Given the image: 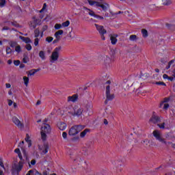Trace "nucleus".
Masks as SVG:
<instances>
[{
	"label": "nucleus",
	"instance_id": "58",
	"mask_svg": "<svg viewBox=\"0 0 175 175\" xmlns=\"http://www.w3.org/2000/svg\"><path fill=\"white\" fill-rule=\"evenodd\" d=\"M36 163V160H35V159L31 160V165H34Z\"/></svg>",
	"mask_w": 175,
	"mask_h": 175
},
{
	"label": "nucleus",
	"instance_id": "15",
	"mask_svg": "<svg viewBox=\"0 0 175 175\" xmlns=\"http://www.w3.org/2000/svg\"><path fill=\"white\" fill-rule=\"evenodd\" d=\"M88 2L90 6H96V8H99V5H100V2L93 0H88Z\"/></svg>",
	"mask_w": 175,
	"mask_h": 175
},
{
	"label": "nucleus",
	"instance_id": "55",
	"mask_svg": "<svg viewBox=\"0 0 175 175\" xmlns=\"http://www.w3.org/2000/svg\"><path fill=\"white\" fill-rule=\"evenodd\" d=\"M46 8H47V4H46V3H44L42 9L41 10L40 12H43V10H44V9H46Z\"/></svg>",
	"mask_w": 175,
	"mask_h": 175
},
{
	"label": "nucleus",
	"instance_id": "63",
	"mask_svg": "<svg viewBox=\"0 0 175 175\" xmlns=\"http://www.w3.org/2000/svg\"><path fill=\"white\" fill-rule=\"evenodd\" d=\"M5 87H6V88H10V87H12V85H10V83H5Z\"/></svg>",
	"mask_w": 175,
	"mask_h": 175
},
{
	"label": "nucleus",
	"instance_id": "22",
	"mask_svg": "<svg viewBox=\"0 0 175 175\" xmlns=\"http://www.w3.org/2000/svg\"><path fill=\"white\" fill-rule=\"evenodd\" d=\"M84 10L88 11V14H89L90 16H92V17H94V18H95V17H98V16H96V14H95V12H94V11L91 10L90 9L84 7Z\"/></svg>",
	"mask_w": 175,
	"mask_h": 175
},
{
	"label": "nucleus",
	"instance_id": "5",
	"mask_svg": "<svg viewBox=\"0 0 175 175\" xmlns=\"http://www.w3.org/2000/svg\"><path fill=\"white\" fill-rule=\"evenodd\" d=\"M73 110V112H69L70 114H72L73 116V117H80V116L83 114V111H84L83 108L79 107L77 106L74 107Z\"/></svg>",
	"mask_w": 175,
	"mask_h": 175
},
{
	"label": "nucleus",
	"instance_id": "44",
	"mask_svg": "<svg viewBox=\"0 0 175 175\" xmlns=\"http://www.w3.org/2000/svg\"><path fill=\"white\" fill-rule=\"evenodd\" d=\"M12 25H13V27H20V25H18V23H17V22H11Z\"/></svg>",
	"mask_w": 175,
	"mask_h": 175
},
{
	"label": "nucleus",
	"instance_id": "33",
	"mask_svg": "<svg viewBox=\"0 0 175 175\" xmlns=\"http://www.w3.org/2000/svg\"><path fill=\"white\" fill-rule=\"evenodd\" d=\"M161 109H163V110H167L169 109V104L167 103H164Z\"/></svg>",
	"mask_w": 175,
	"mask_h": 175
},
{
	"label": "nucleus",
	"instance_id": "42",
	"mask_svg": "<svg viewBox=\"0 0 175 175\" xmlns=\"http://www.w3.org/2000/svg\"><path fill=\"white\" fill-rule=\"evenodd\" d=\"M86 107H87L88 110H90V109H92V103H88Z\"/></svg>",
	"mask_w": 175,
	"mask_h": 175
},
{
	"label": "nucleus",
	"instance_id": "3",
	"mask_svg": "<svg viewBox=\"0 0 175 175\" xmlns=\"http://www.w3.org/2000/svg\"><path fill=\"white\" fill-rule=\"evenodd\" d=\"M59 51H61V46L56 47L52 52L50 59V62L52 64H54V62L58 61V58H59Z\"/></svg>",
	"mask_w": 175,
	"mask_h": 175
},
{
	"label": "nucleus",
	"instance_id": "47",
	"mask_svg": "<svg viewBox=\"0 0 175 175\" xmlns=\"http://www.w3.org/2000/svg\"><path fill=\"white\" fill-rule=\"evenodd\" d=\"M0 166L5 169V165H3V161L2 160V158L0 157Z\"/></svg>",
	"mask_w": 175,
	"mask_h": 175
},
{
	"label": "nucleus",
	"instance_id": "10",
	"mask_svg": "<svg viewBox=\"0 0 175 175\" xmlns=\"http://www.w3.org/2000/svg\"><path fill=\"white\" fill-rule=\"evenodd\" d=\"M38 149L40 151L42 155H44L49 152V145L44 144L42 146H39Z\"/></svg>",
	"mask_w": 175,
	"mask_h": 175
},
{
	"label": "nucleus",
	"instance_id": "1",
	"mask_svg": "<svg viewBox=\"0 0 175 175\" xmlns=\"http://www.w3.org/2000/svg\"><path fill=\"white\" fill-rule=\"evenodd\" d=\"M51 133V127L49 124H44V126L41 127V139L42 142L47 140V135Z\"/></svg>",
	"mask_w": 175,
	"mask_h": 175
},
{
	"label": "nucleus",
	"instance_id": "53",
	"mask_svg": "<svg viewBox=\"0 0 175 175\" xmlns=\"http://www.w3.org/2000/svg\"><path fill=\"white\" fill-rule=\"evenodd\" d=\"M43 175H51L49 170H48V171H44Z\"/></svg>",
	"mask_w": 175,
	"mask_h": 175
},
{
	"label": "nucleus",
	"instance_id": "62",
	"mask_svg": "<svg viewBox=\"0 0 175 175\" xmlns=\"http://www.w3.org/2000/svg\"><path fill=\"white\" fill-rule=\"evenodd\" d=\"M174 62H175V59H172L171 61H170L168 64H169L170 65H172V64H174Z\"/></svg>",
	"mask_w": 175,
	"mask_h": 175
},
{
	"label": "nucleus",
	"instance_id": "40",
	"mask_svg": "<svg viewBox=\"0 0 175 175\" xmlns=\"http://www.w3.org/2000/svg\"><path fill=\"white\" fill-rule=\"evenodd\" d=\"M155 84H157V85H164V86H166V83H165V82H162V81L156 82Z\"/></svg>",
	"mask_w": 175,
	"mask_h": 175
},
{
	"label": "nucleus",
	"instance_id": "49",
	"mask_svg": "<svg viewBox=\"0 0 175 175\" xmlns=\"http://www.w3.org/2000/svg\"><path fill=\"white\" fill-rule=\"evenodd\" d=\"M158 126H159L161 129H165V122H163L161 124H158Z\"/></svg>",
	"mask_w": 175,
	"mask_h": 175
},
{
	"label": "nucleus",
	"instance_id": "9",
	"mask_svg": "<svg viewBox=\"0 0 175 175\" xmlns=\"http://www.w3.org/2000/svg\"><path fill=\"white\" fill-rule=\"evenodd\" d=\"M94 25L100 35H105L107 33V31L105 29V27L103 25H99L98 24H95Z\"/></svg>",
	"mask_w": 175,
	"mask_h": 175
},
{
	"label": "nucleus",
	"instance_id": "37",
	"mask_svg": "<svg viewBox=\"0 0 175 175\" xmlns=\"http://www.w3.org/2000/svg\"><path fill=\"white\" fill-rule=\"evenodd\" d=\"M25 49L28 51H31V50H32V46H31V44H26Z\"/></svg>",
	"mask_w": 175,
	"mask_h": 175
},
{
	"label": "nucleus",
	"instance_id": "56",
	"mask_svg": "<svg viewBox=\"0 0 175 175\" xmlns=\"http://www.w3.org/2000/svg\"><path fill=\"white\" fill-rule=\"evenodd\" d=\"M16 44H17V42H11L10 46L12 47H14L15 46H16Z\"/></svg>",
	"mask_w": 175,
	"mask_h": 175
},
{
	"label": "nucleus",
	"instance_id": "29",
	"mask_svg": "<svg viewBox=\"0 0 175 175\" xmlns=\"http://www.w3.org/2000/svg\"><path fill=\"white\" fill-rule=\"evenodd\" d=\"M130 40H131V42H135V40H137V35H131L129 37Z\"/></svg>",
	"mask_w": 175,
	"mask_h": 175
},
{
	"label": "nucleus",
	"instance_id": "36",
	"mask_svg": "<svg viewBox=\"0 0 175 175\" xmlns=\"http://www.w3.org/2000/svg\"><path fill=\"white\" fill-rule=\"evenodd\" d=\"M62 28V25L61 24H55V29H61Z\"/></svg>",
	"mask_w": 175,
	"mask_h": 175
},
{
	"label": "nucleus",
	"instance_id": "41",
	"mask_svg": "<svg viewBox=\"0 0 175 175\" xmlns=\"http://www.w3.org/2000/svg\"><path fill=\"white\" fill-rule=\"evenodd\" d=\"M48 28H49V27H48L47 25H44V26L42 27V35H41V36H43V32H44V31H47Z\"/></svg>",
	"mask_w": 175,
	"mask_h": 175
},
{
	"label": "nucleus",
	"instance_id": "20",
	"mask_svg": "<svg viewBox=\"0 0 175 175\" xmlns=\"http://www.w3.org/2000/svg\"><path fill=\"white\" fill-rule=\"evenodd\" d=\"M63 33H64V30H59L55 33V38H56L57 40H59V39H61V36H59V35H62Z\"/></svg>",
	"mask_w": 175,
	"mask_h": 175
},
{
	"label": "nucleus",
	"instance_id": "54",
	"mask_svg": "<svg viewBox=\"0 0 175 175\" xmlns=\"http://www.w3.org/2000/svg\"><path fill=\"white\" fill-rule=\"evenodd\" d=\"M24 146V141H22L19 145L18 147H20L21 148H23V146Z\"/></svg>",
	"mask_w": 175,
	"mask_h": 175
},
{
	"label": "nucleus",
	"instance_id": "16",
	"mask_svg": "<svg viewBox=\"0 0 175 175\" xmlns=\"http://www.w3.org/2000/svg\"><path fill=\"white\" fill-rule=\"evenodd\" d=\"M57 126L60 131H65L66 129V124L65 122H59Z\"/></svg>",
	"mask_w": 175,
	"mask_h": 175
},
{
	"label": "nucleus",
	"instance_id": "21",
	"mask_svg": "<svg viewBox=\"0 0 175 175\" xmlns=\"http://www.w3.org/2000/svg\"><path fill=\"white\" fill-rule=\"evenodd\" d=\"M98 8H102L103 10H104V12H106V10H107V9H109V4H107V3L102 4V3H100Z\"/></svg>",
	"mask_w": 175,
	"mask_h": 175
},
{
	"label": "nucleus",
	"instance_id": "12",
	"mask_svg": "<svg viewBox=\"0 0 175 175\" xmlns=\"http://www.w3.org/2000/svg\"><path fill=\"white\" fill-rule=\"evenodd\" d=\"M109 38L111 44L114 45L117 44V38H118V34H110Z\"/></svg>",
	"mask_w": 175,
	"mask_h": 175
},
{
	"label": "nucleus",
	"instance_id": "18",
	"mask_svg": "<svg viewBox=\"0 0 175 175\" xmlns=\"http://www.w3.org/2000/svg\"><path fill=\"white\" fill-rule=\"evenodd\" d=\"M19 38L20 39H21V40H23V42H25V43H32L31 38L28 37H24L21 36Z\"/></svg>",
	"mask_w": 175,
	"mask_h": 175
},
{
	"label": "nucleus",
	"instance_id": "38",
	"mask_svg": "<svg viewBox=\"0 0 175 175\" xmlns=\"http://www.w3.org/2000/svg\"><path fill=\"white\" fill-rule=\"evenodd\" d=\"M5 5H6V0H2L0 2V8H3V6H5Z\"/></svg>",
	"mask_w": 175,
	"mask_h": 175
},
{
	"label": "nucleus",
	"instance_id": "2",
	"mask_svg": "<svg viewBox=\"0 0 175 175\" xmlns=\"http://www.w3.org/2000/svg\"><path fill=\"white\" fill-rule=\"evenodd\" d=\"M85 126L83 125H75L72 126L69 131H68V135L70 136H75V135H77L79 132H81L83 129H84Z\"/></svg>",
	"mask_w": 175,
	"mask_h": 175
},
{
	"label": "nucleus",
	"instance_id": "14",
	"mask_svg": "<svg viewBox=\"0 0 175 175\" xmlns=\"http://www.w3.org/2000/svg\"><path fill=\"white\" fill-rule=\"evenodd\" d=\"M77 99H79V95L77 94H74L72 96L68 97V102H77Z\"/></svg>",
	"mask_w": 175,
	"mask_h": 175
},
{
	"label": "nucleus",
	"instance_id": "31",
	"mask_svg": "<svg viewBox=\"0 0 175 175\" xmlns=\"http://www.w3.org/2000/svg\"><path fill=\"white\" fill-rule=\"evenodd\" d=\"M103 59H104V62L105 64H109V62H110V57H107V56H104L103 57Z\"/></svg>",
	"mask_w": 175,
	"mask_h": 175
},
{
	"label": "nucleus",
	"instance_id": "6",
	"mask_svg": "<svg viewBox=\"0 0 175 175\" xmlns=\"http://www.w3.org/2000/svg\"><path fill=\"white\" fill-rule=\"evenodd\" d=\"M106 98L107 99L105 101V105H107V102H109V100H113L114 98V94H110V85H107L106 87Z\"/></svg>",
	"mask_w": 175,
	"mask_h": 175
},
{
	"label": "nucleus",
	"instance_id": "51",
	"mask_svg": "<svg viewBox=\"0 0 175 175\" xmlns=\"http://www.w3.org/2000/svg\"><path fill=\"white\" fill-rule=\"evenodd\" d=\"M68 136V133H66V132H63L62 133V137L64 138V139H66Z\"/></svg>",
	"mask_w": 175,
	"mask_h": 175
},
{
	"label": "nucleus",
	"instance_id": "28",
	"mask_svg": "<svg viewBox=\"0 0 175 175\" xmlns=\"http://www.w3.org/2000/svg\"><path fill=\"white\" fill-rule=\"evenodd\" d=\"M39 35H40V30L39 29H36L34 31L35 38H39Z\"/></svg>",
	"mask_w": 175,
	"mask_h": 175
},
{
	"label": "nucleus",
	"instance_id": "60",
	"mask_svg": "<svg viewBox=\"0 0 175 175\" xmlns=\"http://www.w3.org/2000/svg\"><path fill=\"white\" fill-rule=\"evenodd\" d=\"M101 36L102 40H106V38H105V34H100Z\"/></svg>",
	"mask_w": 175,
	"mask_h": 175
},
{
	"label": "nucleus",
	"instance_id": "4",
	"mask_svg": "<svg viewBox=\"0 0 175 175\" xmlns=\"http://www.w3.org/2000/svg\"><path fill=\"white\" fill-rule=\"evenodd\" d=\"M152 135L154 137H155L156 140H158L162 144H167L166 139L162 137V134L158 130H155L153 131Z\"/></svg>",
	"mask_w": 175,
	"mask_h": 175
},
{
	"label": "nucleus",
	"instance_id": "46",
	"mask_svg": "<svg viewBox=\"0 0 175 175\" xmlns=\"http://www.w3.org/2000/svg\"><path fill=\"white\" fill-rule=\"evenodd\" d=\"M12 53V49L10 47H7L6 48V54H11Z\"/></svg>",
	"mask_w": 175,
	"mask_h": 175
},
{
	"label": "nucleus",
	"instance_id": "27",
	"mask_svg": "<svg viewBox=\"0 0 175 175\" xmlns=\"http://www.w3.org/2000/svg\"><path fill=\"white\" fill-rule=\"evenodd\" d=\"M35 73H36L35 72V70H33V69L30 70L27 72V76H28V77H29V76H35Z\"/></svg>",
	"mask_w": 175,
	"mask_h": 175
},
{
	"label": "nucleus",
	"instance_id": "35",
	"mask_svg": "<svg viewBox=\"0 0 175 175\" xmlns=\"http://www.w3.org/2000/svg\"><path fill=\"white\" fill-rule=\"evenodd\" d=\"M15 51H16L18 53H21V46L20 45H17L15 47Z\"/></svg>",
	"mask_w": 175,
	"mask_h": 175
},
{
	"label": "nucleus",
	"instance_id": "24",
	"mask_svg": "<svg viewBox=\"0 0 175 175\" xmlns=\"http://www.w3.org/2000/svg\"><path fill=\"white\" fill-rule=\"evenodd\" d=\"M90 132V129H85L83 131L80 133L81 137H85V135Z\"/></svg>",
	"mask_w": 175,
	"mask_h": 175
},
{
	"label": "nucleus",
	"instance_id": "52",
	"mask_svg": "<svg viewBox=\"0 0 175 175\" xmlns=\"http://www.w3.org/2000/svg\"><path fill=\"white\" fill-rule=\"evenodd\" d=\"M14 152H16V154H20V153H21V152L20 151V149L19 148H16L15 150H14Z\"/></svg>",
	"mask_w": 175,
	"mask_h": 175
},
{
	"label": "nucleus",
	"instance_id": "30",
	"mask_svg": "<svg viewBox=\"0 0 175 175\" xmlns=\"http://www.w3.org/2000/svg\"><path fill=\"white\" fill-rule=\"evenodd\" d=\"M142 33L144 38H147V36H148V32L147 31V30L143 29L142 30Z\"/></svg>",
	"mask_w": 175,
	"mask_h": 175
},
{
	"label": "nucleus",
	"instance_id": "25",
	"mask_svg": "<svg viewBox=\"0 0 175 175\" xmlns=\"http://www.w3.org/2000/svg\"><path fill=\"white\" fill-rule=\"evenodd\" d=\"M39 57L41 58V59L44 60L46 59V55L44 54V51H40L39 52Z\"/></svg>",
	"mask_w": 175,
	"mask_h": 175
},
{
	"label": "nucleus",
	"instance_id": "61",
	"mask_svg": "<svg viewBox=\"0 0 175 175\" xmlns=\"http://www.w3.org/2000/svg\"><path fill=\"white\" fill-rule=\"evenodd\" d=\"M163 79H169V76L167 75H166V74H164L163 75Z\"/></svg>",
	"mask_w": 175,
	"mask_h": 175
},
{
	"label": "nucleus",
	"instance_id": "17",
	"mask_svg": "<svg viewBox=\"0 0 175 175\" xmlns=\"http://www.w3.org/2000/svg\"><path fill=\"white\" fill-rule=\"evenodd\" d=\"M26 175H42L36 170H30Z\"/></svg>",
	"mask_w": 175,
	"mask_h": 175
},
{
	"label": "nucleus",
	"instance_id": "26",
	"mask_svg": "<svg viewBox=\"0 0 175 175\" xmlns=\"http://www.w3.org/2000/svg\"><path fill=\"white\" fill-rule=\"evenodd\" d=\"M23 81L25 83V85H26V87H28V83H29V78L26 76L23 77Z\"/></svg>",
	"mask_w": 175,
	"mask_h": 175
},
{
	"label": "nucleus",
	"instance_id": "34",
	"mask_svg": "<svg viewBox=\"0 0 175 175\" xmlns=\"http://www.w3.org/2000/svg\"><path fill=\"white\" fill-rule=\"evenodd\" d=\"M62 25L64 27H69V25H70V22L69 21H66V22H64Z\"/></svg>",
	"mask_w": 175,
	"mask_h": 175
},
{
	"label": "nucleus",
	"instance_id": "8",
	"mask_svg": "<svg viewBox=\"0 0 175 175\" xmlns=\"http://www.w3.org/2000/svg\"><path fill=\"white\" fill-rule=\"evenodd\" d=\"M22 169H23L22 161H19L18 164L14 163L12 165V172H17V173H18L19 172H21Z\"/></svg>",
	"mask_w": 175,
	"mask_h": 175
},
{
	"label": "nucleus",
	"instance_id": "45",
	"mask_svg": "<svg viewBox=\"0 0 175 175\" xmlns=\"http://www.w3.org/2000/svg\"><path fill=\"white\" fill-rule=\"evenodd\" d=\"M25 142H27L29 144V147H31L32 146V144H31V140H29V138H25Z\"/></svg>",
	"mask_w": 175,
	"mask_h": 175
},
{
	"label": "nucleus",
	"instance_id": "43",
	"mask_svg": "<svg viewBox=\"0 0 175 175\" xmlns=\"http://www.w3.org/2000/svg\"><path fill=\"white\" fill-rule=\"evenodd\" d=\"M39 45V38H36L34 40V46H38Z\"/></svg>",
	"mask_w": 175,
	"mask_h": 175
},
{
	"label": "nucleus",
	"instance_id": "23",
	"mask_svg": "<svg viewBox=\"0 0 175 175\" xmlns=\"http://www.w3.org/2000/svg\"><path fill=\"white\" fill-rule=\"evenodd\" d=\"M161 1L164 6H169L172 5V0H161Z\"/></svg>",
	"mask_w": 175,
	"mask_h": 175
},
{
	"label": "nucleus",
	"instance_id": "11",
	"mask_svg": "<svg viewBox=\"0 0 175 175\" xmlns=\"http://www.w3.org/2000/svg\"><path fill=\"white\" fill-rule=\"evenodd\" d=\"M12 121L14 124H15V125L18 126V128H20L21 129H23V128H24V124L21 123V122L20 121V120H18V118H17V117H13Z\"/></svg>",
	"mask_w": 175,
	"mask_h": 175
},
{
	"label": "nucleus",
	"instance_id": "59",
	"mask_svg": "<svg viewBox=\"0 0 175 175\" xmlns=\"http://www.w3.org/2000/svg\"><path fill=\"white\" fill-rule=\"evenodd\" d=\"M168 80H170V81H173V80H174V77H168Z\"/></svg>",
	"mask_w": 175,
	"mask_h": 175
},
{
	"label": "nucleus",
	"instance_id": "57",
	"mask_svg": "<svg viewBox=\"0 0 175 175\" xmlns=\"http://www.w3.org/2000/svg\"><path fill=\"white\" fill-rule=\"evenodd\" d=\"M8 105L12 106V105H13V100H8Z\"/></svg>",
	"mask_w": 175,
	"mask_h": 175
},
{
	"label": "nucleus",
	"instance_id": "32",
	"mask_svg": "<svg viewBox=\"0 0 175 175\" xmlns=\"http://www.w3.org/2000/svg\"><path fill=\"white\" fill-rule=\"evenodd\" d=\"M169 100H170L169 98H165L164 100L160 103L159 107H162V106H163V103H167Z\"/></svg>",
	"mask_w": 175,
	"mask_h": 175
},
{
	"label": "nucleus",
	"instance_id": "39",
	"mask_svg": "<svg viewBox=\"0 0 175 175\" xmlns=\"http://www.w3.org/2000/svg\"><path fill=\"white\" fill-rule=\"evenodd\" d=\"M54 38L53 37H47L46 38V41L48 42V43H51V42H53V40Z\"/></svg>",
	"mask_w": 175,
	"mask_h": 175
},
{
	"label": "nucleus",
	"instance_id": "48",
	"mask_svg": "<svg viewBox=\"0 0 175 175\" xmlns=\"http://www.w3.org/2000/svg\"><path fill=\"white\" fill-rule=\"evenodd\" d=\"M14 64L16 66H18V65H20V60H14Z\"/></svg>",
	"mask_w": 175,
	"mask_h": 175
},
{
	"label": "nucleus",
	"instance_id": "64",
	"mask_svg": "<svg viewBox=\"0 0 175 175\" xmlns=\"http://www.w3.org/2000/svg\"><path fill=\"white\" fill-rule=\"evenodd\" d=\"M104 124L105 125H107L109 124V122L107 121V119H104Z\"/></svg>",
	"mask_w": 175,
	"mask_h": 175
},
{
	"label": "nucleus",
	"instance_id": "19",
	"mask_svg": "<svg viewBox=\"0 0 175 175\" xmlns=\"http://www.w3.org/2000/svg\"><path fill=\"white\" fill-rule=\"evenodd\" d=\"M141 143L144 147H146V148H148V147H150V141H148V139H144Z\"/></svg>",
	"mask_w": 175,
	"mask_h": 175
},
{
	"label": "nucleus",
	"instance_id": "50",
	"mask_svg": "<svg viewBox=\"0 0 175 175\" xmlns=\"http://www.w3.org/2000/svg\"><path fill=\"white\" fill-rule=\"evenodd\" d=\"M9 29H10V28L8 26H5L2 28V31H9Z\"/></svg>",
	"mask_w": 175,
	"mask_h": 175
},
{
	"label": "nucleus",
	"instance_id": "7",
	"mask_svg": "<svg viewBox=\"0 0 175 175\" xmlns=\"http://www.w3.org/2000/svg\"><path fill=\"white\" fill-rule=\"evenodd\" d=\"M37 25H40V20L37 19L36 17H33V20L29 23L30 29H35Z\"/></svg>",
	"mask_w": 175,
	"mask_h": 175
},
{
	"label": "nucleus",
	"instance_id": "13",
	"mask_svg": "<svg viewBox=\"0 0 175 175\" xmlns=\"http://www.w3.org/2000/svg\"><path fill=\"white\" fill-rule=\"evenodd\" d=\"M150 122H152V124H158V122H161V118L159 116H153L150 119Z\"/></svg>",
	"mask_w": 175,
	"mask_h": 175
}]
</instances>
